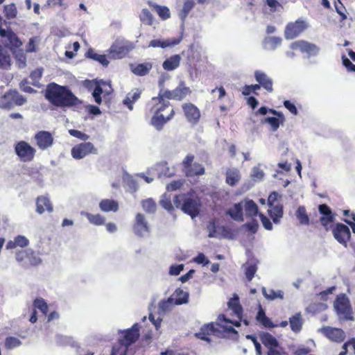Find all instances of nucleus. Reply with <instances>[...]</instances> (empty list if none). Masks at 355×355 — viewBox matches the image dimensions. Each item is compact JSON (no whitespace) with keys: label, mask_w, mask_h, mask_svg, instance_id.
<instances>
[{"label":"nucleus","mask_w":355,"mask_h":355,"mask_svg":"<svg viewBox=\"0 0 355 355\" xmlns=\"http://www.w3.org/2000/svg\"><path fill=\"white\" fill-rule=\"evenodd\" d=\"M44 96L51 105L62 108L75 107L83 103L68 86L55 83L46 85Z\"/></svg>","instance_id":"f257e3e1"},{"label":"nucleus","mask_w":355,"mask_h":355,"mask_svg":"<svg viewBox=\"0 0 355 355\" xmlns=\"http://www.w3.org/2000/svg\"><path fill=\"white\" fill-rule=\"evenodd\" d=\"M173 203L176 208H180L184 214L189 215L192 219L200 214L202 207L200 198L197 196H175Z\"/></svg>","instance_id":"f03ea898"},{"label":"nucleus","mask_w":355,"mask_h":355,"mask_svg":"<svg viewBox=\"0 0 355 355\" xmlns=\"http://www.w3.org/2000/svg\"><path fill=\"white\" fill-rule=\"evenodd\" d=\"M123 338L120 340V347L114 346L110 355H127L128 348L135 343L139 337V326L135 323L131 328L121 331Z\"/></svg>","instance_id":"7ed1b4c3"},{"label":"nucleus","mask_w":355,"mask_h":355,"mask_svg":"<svg viewBox=\"0 0 355 355\" xmlns=\"http://www.w3.org/2000/svg\"><path fill=\"white\" fill-rule=\"evenodd\" d=\"M134 48L133 42L123 38H117L112 43L107 52L112 59H122Z\"/></svg>","instance_id":"20e7f679"},{"label":"nucleus","mask_w":355,"mask_h":355,"mask_svg":"<svg viewBox=\"0 0 355 355\" xmlns=\"http://www.w3.org/2000/svg\"><path fill=\"white\" fill-rule=\"evenodd\" d=\"M191 93V89L185 85L184 81H181L173 90H165L164 92L158 94L157 97L153 98V100H159V103L165 101L164 98L170 100L182 101Z\"/></svg>","instance_id":"39448f33"},{"label":"nucleus","mask_w":355,"mask_h":355,"mask_svg":"<svg viewBox=\"0 0 355 355\" xmlns=\"http://www.w3.org/2000/svg\"><path fill=\"white\" fill-rule=\"evenodd\" d=\"M27 101L26 98L15 89H10L0 97V107L10 110L15 106H21Z\"/></svg>","instance_id":"423d86ee"},{"label":"nucleus","mask_w":355,"mask_h":355,"mask_svg":"<svg viewBox=\"0 0 355 355\" xmlns=\"http://www.w3.org/2000/svg\"><path fill=\"white\" fill-rule=\"evenodd\" d=\"M334 306L340 318L350 321L354 320L349 300L345 294H341L336 297Z\"/></svg>","instance_id":"0eeeda50"},{"label":"nucleus","mask_w":355,"mask_h":355,"mask_svg":"<svg viewBox=\"0 0 355 355\" xmlns=\"http://www.w3.org/2000/svg\"><path fill=\"white\" fill-rule=\"evenodd\" d=\"M168 101H164L161 103H159V106L157 108L155 114L151 119V124L157 130H161L163 128L164 125L169 121L174 114L173 109L171 110L170 114L166 117L164 116L161 112H163L169 105Z\"/></svg>","instance_id":"6e6552de"},{"label":"nucleus","mask_w":355,"mask_h":355,"mask_svg":"<svg viewBox=\"0 0 355 355\" xmlns=\"http://www.w3.org/2000/svg\"><path fill=\"white\" fill-rule=\"evenodd\" d=\"M207 229L209 232V238L233 239L232 230L225 226L218 225L214 220L209 222Z\"/></svg>","instance_id":"1a4fd4ad"},{"label":"nucleus","mask_w":355,"mask_h":355,"mask_svg":"<svg viewBox=\"0 0 355 355\" xmlns=\"http://www.w3.org/2000/svg\"><path fill=\"white\" fill-rule=\"evenodd\" d=\"M214 335L218 338L223 336V332L220 329L216 327L214 322H210L203 324L200 331L195 334V336L202 340L206 341L208 343L211 342V339L209 336Z\"/></svg>","instance_id":"9d476101"},{"label":"nucleus","mask_w":355,"mask_h":355,"mask_svg":"<svg viewBox=\"0 0 355 355\" xmlns=\"http://www.w3.org/2000/svg\"><path fill=\"white\" fill-rule=\"evenodd\" d=\"M15 152L22 162H31L33 159L35 149L28 142L20 141L15 144Z\"/></svg>","instance_id":"9b49d317"},{"label":"nucleus","mask_w":355,"mask_h":355,"mask_svg":"<svg viewBox=\"0 0 355 355\" xmlns=\"http://www.w3.org/2000/svg\"><path fill=\"white\" fill-rule=\"evenodd\" d=\"M71 154L75 159H81L89 154H97V149L91 142H83L72 147Z\"/></svg>","instance_id":"f8f14e48"},{"label":"nucleus","mask_w":355,"mask_h":355,"mask_svg":"<svg viewBox=\"0 0 355 355\" xmlns=\"http://www.w3.org/2000/svg\"><path fill=\"white\" fill-rule=\"evenodd\" d=\"M334 239L341 245L347 247V241L351 238V232L348 226L343 223L336 224L332 230Z\"/></svg>","instance_id":"ddd939ff"},{"label":"nucleus","mask_w":355,"mask_h":355,"mask_svg":"<svg viewBox=\"0 0 355 355\" xmlns=\"http://www.w3.org/2000/svg\"><path fill=\"white\" fill-rule=\"evenodd\" d=\"M291 48L293 50L299 49L301 53H306L310 56H317L320 51L319 46L313 43L304 40H298L291 44Z\"/></svg>","instance_id":"4468645a"},{"label":"nucleus","mask_w":355,"mask_h":355,"mask_svg":"<svg viewBox=\"0 0 355 355\" xmlns=\"http://www.w3.org/2000/svg\"><path fill=\"white\" fill-rule=\"evenodd\" d=\"M150 226L144 214L138 213L135 216L133 231L140 238L145 237L150 233Z\"/></svg>","instance_id":"2eb2a0df"},{"label":"nucleus","mask_w":355,"mask_h":355,"mask_svg":"<svg viewBox=\"0 0 355 355\" xmlns=\"http://www.w3.org/2000/svg\"><path fill=\"white\" fill-rule=\"evenodd\" d=\"M34 138L38 148L42 150H45L51 148L54 143V139L51 133L46 130L37 132L35 135Z\"/></svg>","instance_id":"dca6fc26"},{"label":"nucleus","mask_w":355,"mask_h":355,"mask_svg":"<svg viewBox=\"0 0 355 355\" xmlns=\"http://www.w3.org/2000/svg\"><path fill=\"white\" fill-rule=\"evenodd\" d=\"M318 211L321 215L320 221L325 230H329V225L335 221V214L327 204H321L318 206Z\"/></svg>","instance_id":"f3484780"},{"label":"nucleus","mask_w":355,"mask_h":355,"mask_svg":"<svg viewBox=\"0 0 355 355\" xmlns=\"http://www.w3.org/2000/svg\"><path fill=\"white\" fill-rule=\"evenodd\" d=\"M83 86L88 91H92V96L96 104L101 105L102 103L103 89L102 87H100L99 84L97 83V79L85 80L83 83Z\"/></svg>","instance_id":"a211bd4d"},{"label":"nucleus","mask_w":355,"mask_h":355,"mask_svg":"<svg viewBox=\"0 0 355 355\" xmlns=\"http://www.w3.org/2000/svg\"><path fill=\"white\" fill-rule=\"evenodd\" d=\"M306 28L303 21L297 20L294 23L287 24L284 31L286 40H293L298 37Z\"/></svg>","instance_id":"6ab92c4d"},{"label":"nucleus","mask_w":355,"mask_h":355,"mask_svg":"<svg viewBox=\"0 0 355 355\" xmlns=\"http://www.w3.org/2000/svg\"><path fill=\"white\" fill-rule=\"evenodd\" d=\"M319 331L322 332L330 340L337 343L343 341L345 338V332L338 328L323 327L319 329Z\"/></svg>","instance_id":"aec40b11"},{"label":"nucleus","mask_w":355,"mask_h":355,"mask_svg":"<svg viewBox=\"0 0 355 355\" xmlns=\"http://www.w3.org/2000/svg\"><path fill=\"white\" fill-rule=\"evenodd\" d=\"M182 108L189 122L196 123L198 121L200 117V113L196 106L192 103H185L182 105Z\"/></svg>","instance_id":"412c9836"},{"label":"nucleus","mask_w":355,"mask_h":355,"mask_svg":"<svg viewBox=\"0 0 355 355\" xmlns=\"http://www.w3.org/2000/svg\"><path fill=\"white\" fill-rule=\"evenodd\" d=\"M254 78L256 81L259 83L260 86L263 87L266 91L268 92L273 91V81L266 73L257 70L254 71Z\"/></svg>","instance_id":"4be33fe9"},{"label":"nucleus","mask_w":355,"mask_h":355,"mask_svg":"<svg viewBox=\"0 0 355 355\" xmlns=\"http://www.w3.org/2000/svg\"><path fill=\"white\" fill-rule=\"evenodd\" d=\"M182 40L181 37L179 38H170L166 40L155 39L152 40L148 44V47L152 48H162L173 47L178 45Z\"/></svg>","instance_id":"5701e85b"},{"label":"nucleus","mask_w":355,"mask_h":355,"mask_svg":"<svg viewBox=\"0 0 355 355\" xmlns=\"http://www.w3.org/2000/svg\"><path fill=\"white\" fill-rule=\"evenodd\" d=\"M243 202H239L234 204L233 207L228 209L225 214L231 217L235 221L243 222Z\"/></svg>","instance_id":"b1692460"},{"label":"nucleus","mask_w":355,"mask_h":355,"mask_svg":"<svg viewBox=\"0 0 355 355\" xmlns=\"http://www.w3.org/2000/svg\"><path fill=\"white\" fill-rule=\"evenodd\" d=\"M131 71L138 76H144L149 73L153 68V63L150 62H146L139 64H130Z\"/></svg>","instance_id":"393cba45"},{"label":"nucleus","mask_w":355,"mask_h":355,"mask_svg":"<svg viewBox=\"0 0 355 355\" xmlns=\"http://www.w3.org/2000/svg\"><path fill=\"white\" fill-rule=\"evenodd\" d=\"M45 210L49 212H52L53 210L50 200L44 196L37 197L36 200V212L39 214H42Z\"/></svg>","instance_id":"a878e982"},{"label":"nucleus","mask_w":355,"mask_h":355,"mask_svg":"<svg viewBox=\"0 0 355 355\" xmlns=\"http://www.w3.org/2000/svg\"><path fill=\"white\" fill-rule=\"evenodd\" d=\"M256 320L263 327L267 329H272L277 327V325L275 324L272 320L266 315L265 310L263 309L261 304H259V309L256 315Z\"/></svg>","instance_id":"bb28decb"},{"label":"nucleus","mask_w":355,"mask_h":355,"mask_svg":"<svg viewBox=\"0 0 355 355\" xmlns=\"http://www.w3.org/2000/svg\"><path fill=\"white\" fill-rule=\"evenodd\" d=\"M259 338L263 345L268 348V350L270 349L278 348L279 347V343L277 338L268 332H261L259 334Z\"/></svg>","instance_id":"cd10ccee"},{"label":"nucleus","mask_w":355,"mask_h":355,"mask_svg":"<svg viewBox=\"0 0 355 355\" xmlns=\"http://www.w3.org/2000/svg\"><path fill=\"white\" fill-rule=\"evenodd\" d=\"M268 214L272 220L275 224H278L280 223L281 218L283 217L284 214V209L283 205L282 204H277L276 205H272V207H268Z\"/></svg>","instance_id":"c85d7f7f"},{"label":"nucleus","mask_w":355,"mask_h":355,"mask_svg":"<svg viewBox=\"0 0 355 355\" xmlns=\"http://www.w3.org/2000/svg\"><path fill=\"white\" fill-rule=\"evenodd\" d=\"M181 57L178 54H175L166 58L162 63V67L167 71L176 69L180 64Z\"/></svg>","instance_id":"c756f323"},{"label":"nucleus","mask_w":355,"mask_h":355,"mask_svg":"<svg viewBox=\"0 0 355 355\" xmlns=\"http://www.w3.org/2000/svg\"><path fill=\"white\" fill-rule=\"evenodd\" d=\"M85 57L99 62L103 67H107L110 63L105 55L98 54L93 49L91 48L85 53Z\"/></svg>","instance_id":"7c9ffc66"},{"label":"nucleus","mask_w":355,"mask_h":355,"mask_svg":"<svg viewBox=\"0 0 355 355\" xmlns=\"http://www.w3.org/2000/svg\"><path fill=\"white\" fill-rule=\"evenodd\" d=\"M226 183L231 187L235 186L241 179L240 172L237 168H229L226 171Z\"/></svg>","instance_id":"2f4dec72"},{"label":"nucleus","mask_w":355,"mask_h":355,"mask_svg":"<svg viewBox=\"0 0 355 355\" xmlns=\"http://www.w3.org/2000/svg\"><path fill=\"white\" fill-rule=\"evenodd\" d=\"M243 202V206L245 209L246 216L252 217L259 215V207L254 200L247 199Z\"/></svg>","instance_id":"473e14b6"},{"label":"nucleus","mask_w":355,"mask_h":355,"mask_svg":"<svg viewBox=\"0 0 355 355\" xmlns=\"http://www.w3.org/2000/svg\"><path fill=\"white\" fill-rule=\"evenodd\" d=\"M273 116H267L261 120L262 123H268L270 125L271 130L275 132L277 130L280 123H283L285 120L284 116L281 118L278 114H272Z\"/></svg>","instance_id":"72a5a7b5"},{"label":"nucleus","mask_w":355,"mask_h":355,"mask_svg":"<svg viewBox=\"0 0 355 355\" xmlns=\"http://www.w3.org/2000/svg\"><path fill=\"white\" fill-rule=\"evenodd\" d=\"M99 207L103 212H116L119 209V204L114 200L104 199L99 202Z\"/></svg>","instance_id":"f704fd0d"},{"label":"nucleus","mask_w":355,"mask_h":355,"mask_svg":"<svg viewBox=\"0 0 355 355\" xmlns=\"http://www.w3.org/2000/svg\"><path fill=\"white\" fill-rule=\"evenodd\" d=\"M282 39L280 37H266L262 42L264 49L273 51L280 46Z\"/></svg>","instance_id":"c9c22d12"},{"label":"nucleus","mask_w":355,"mask_h":355,"mask_svg":"<svg viewBox=\"0 0 355 355\" xmlns=\"http://www.w3.org/2000/svg\"><path fill=\"white\" fill-rule=\"evenodd\" d=\"M148 4L155 10L159 17L163 19H168L171 16L170 10L168 7L164 6H159L152 1H148Z\"/></svg>","instance_id":"e433bc0d"},{"label":"nucleus","mask_w":355,"mask_h":355,"mask_svg":"<svg viewBox=\"0 0 355 355\" xmlns=\"http://www.w3.org/2000/svg\"><path fill=\"white\" fill-rule=\"evenodd\" d=\"M140 95L141 90L135 89L127 94L125 98L123 101V103L126 105L129 110H132V105L139 98Z\"/></svg>","instance_id":"4c0bfd02"},{"label":"nucleus","mask_w":355,"mask_h":355,"mask_svg":"<svg viewBox=\"0 0 355 355\" xmlns=\"http://www.w3.org/2000/svg\"><path fill=\"white\" fill-rule=\"evenodd\" d=\"M242 267L244 268L246 279L251 282L258 269L257 261L246 262Z\"/></svg>","instance_id":"58836bf2"},{"label":"nucleus","mask_w":355,"mask_h":355,"mask_svg":"<svg viewBox=\"0 0 355 355\" xmlns=\"http://www.w3.org/2000/svg\"><path fill=\"white\" fill-rule=\"evenodd\" d=\"M289 323L291 330L297 333L301 331L302 327V318L300 313H297L289 318Z\"/></svg>","instance_id":"ea45409f"},{"label":"nucleus","mask_w":355,"mask_h":355,"mask_svg":"<svg viewBox=\"0 0 355 355\" xmlns=\"http://www.w3.org/2000/svg\"><path fill=\"white\" fill-rule=\"evenodd\" d=\"M80 214L86 216L90 223L97 226L104 225L105 221V217L99 214H92L85 211H82Z\"/></svg>","instance_id":"a19ab883"},{"label":"nucleus","mask_w":355,"mask_h":355,"mask_svg":"<svg viewBox=\"0 0 355 355\" xmlns=\"http://www.w3.org/2000/svg\"><path fill=\"white\" fill-rule=\"evenodd\" d=\"M173 296H175V304L177 305L187 304L189 302V293L180 288L176 289Z\"/></svg>","instance_id":"79ce46f5"},{"label":"nucleus","mask_w":355,"mask_h":355,"mask_svg":"<svg viewBox=\"0 0 355 355\" xmlns=\"http://www.w3.org/2000/svg\"><path fill=\"white\" fill-rule=\"evenodd\" d=\"M195 3L193 0H185L183 8L179 12V17L182 21V26L189 12L193 8Z\"/></svg>","instance_id":"37998d69"},{"label":"nucleus","mask_w":355,"mask_h":355,"mask_svg":"<svg viewBox=\"0 0 355 355\" xmlns=\"http://www.w3.org/2000/svg\"><path fill=\"white\" fill-rule=\"evenodd\" d=\"M185 173L187 177L202 175L205 173V168L202 164L195 162L191 166L185 170Z\"/></svg>","instance_id":"c03bdc74"},{"label":"nucleus","mask_w":355,"mask_h":355,"mask_svg":"<svg viewBox=\"0 0 355 355\" xmlns=\"http://www.w3.org/2000/svg\"><path fill=\"white\" fill-rule=\"evenodd\" d=\"M167 164L166 162H162L156 164L157 170L159 171L158 177L159 178L163 176L170 178L173 175V172L170 171V168Z\"/></svg>","instance_id":"a18cd8bd"},{"label":"nucleus","mask_w":355,"mask_h":355,"mask_svg":"<svg viewBox=\"0 0 355 355\" xmlns=\"http://www.w3.org/2000/svg\"><path fill=\"white\" fill-rule=\"evenodd\" d=\"M296 217L302 225H309V218L304 206H300L296 211Z\"/></svg>","instance_id":"49530a36"},{"label":"nucleus","mask_w":355,"mask_h":355,"mask_svg":"<svg viewBox=\"0 0 355 355\" xmlns=\"http://www.w3.org/2000/svg\"><path fill=\"white\" fill-rule=\"evenodd\" d=\"M8 41L12 51H14L22 45L21 41L13 31H10L8 37Z\"/></svg>","instance_id":"de8ad7c7"},{"label":"nucleus","mask_w":355,"mask_h":355,"mask_svg":"<svg viewBox=\"0 0 355 355\" xmlns=\"http://www.w3.org/2000/svg\"><path fill=\"white\" fill-rule=\"evenodd\" d=\"M21 341L14 336H8L6 338L4 345L7 349H12L21 346Z\"/></svg>","instance_id":"09e8293b"},{"label":"nucleus","mask_w":355,"mask_h":355,"mask_svg":"<svg viewBox=\"0 0 355 355\" xmlns=\"http://www.w3.org/2000/svg\"><path fill=\"white\" fill-rule=\"evenodd\" d=\"M141 206L144 211L149 214H154L157 209V205L152 198L144 200L141 202Z\"/></svg>","instance_id":"8fccbe9b"},{"label":"nucleus","mask_w":355,"mask_h":355,"mask_svg":"<svg viewBox=\"0 0 355 355\" xmlns=\"http://www.w3.org/2000/svg\"><path fill=\"white\" fill-rule=\"evenodd\" d=\"M139 18L141 21L144 24L151 26L153 23V16L146 8L142 9Z\"/></svg>","instance_id":"3c124183"},{"label":"nucleus","mask_w":355,"mask_h":355,"mask_svg":"<svg viewBox=\"0 0 355 355\" xmlns=\"http://www.w3.org/2000/svg\"><path fill=\"white\" fill-rule=\"evenodd\" d=\"M33 306L39 309L43 314L46 315L48 312L49 307L46 301L42 297H37L33 301Z\"/></svg>","instance_id":"603ef678"},{"label":"nucleus","mask_w":355,"mask_h":355,"mask_svg":"<svg viewBox=\"0 0 355 355\" xmlns=\"http://www.w3.org/2000/svg\"><path fill=\"white\" fill-rule=\"evenodd\" d=\"M4 13L6 18L11 19L16 17L17 14V8L15 3L4 6Z\"/></svg>","instance_id":"864d4df0"},{"label":"nucleus","mask_w":355,"mask_h":355,"mask_svg":"<svg viewBox=\"0 0 355 355\" xmlns=\"http://www.w3.org/2000/svg\"><path fill=\"white\" fill-rule=\"evenodd\" d=\"M27 258L30 262L31 266H38L42 263L41 258L38 256V254L33 250H28L27 252Z\"/></svg>","instance_id":"5fc2aeb1"},{"label":"nucleus","mask_w":355,"mask_h":355,"mask_svg":"<svg viewBox=\"0 0 355 355\" xmlns=\"http://www.w3.org/2000/svg\"><path fill=\"white\" fill-rule=\"evenodd\" d=\"M256 114L263 116H265L268 114H278L281 118H283V114L281 112H278L272 108H268L266 106H261L259 107Z\"/></svg>","instance_id":"6e6d98bb"},{"label":"nucleus","mask_w":355,"mask_h":355,"mask_svg":"<svg viewBox=\"0 0 355 355\" xmlns=\"http://www.w3.org/2000/svg\"><path fill=\"white\" fill-rule=\"evenodd\" d=\"M265 175L264 172L260 168L259 164L252 168L251 176L254 180L261 181Z\"/></svg>","instance_id":"4d7b16f0"},{"label":"nucleus","mask_w":355,"mask_h":355,"mask_svg":"<svg viewBox=\"0 0 355 355\" xmlns=\"http://www.w3.org/2000/svg\"><path fill=\"white\" fill-rule=\"evenodd\" d=\"M160 205L168 212H171L173 210V207L171 203L170 198H168L166 194L163 195L162 199L159 201Z\"/></svg>","instance_id":"13d9d810"},{"label":"nucleus","mask_w":355,"mask_h":355,"mask_svg":"<svg viewBox=\"0 0 355 355\" xmlns=\"http://www.w3.org/2000/svg\"><path fill=\"white\" fill-rule=\"evenodd\" d=\"M29 83L30 82H28L27 79H23L19 83L20 89L24 92L28 94L37 93V90L28 85Z\"/></svg>","instance_id":"bf43d9fd"},{"label":"nucleus","mask_w":355,"mask_h":355,"mask_svg":"<svg viewBox=\"0 0 355 355\" xmlns=\"http://www.w3.org/2000/svg\"><path fill=\"white\" fill-rule=\"evenodd\" d=\"M173 297H170L167 300H162L159 302V309L162 312H166L170 309L171 306L173 303Z\"/></svg>","instance_id":"052dcab7"},{"label":"nucleus","mask_w":355,"mask_h":355,"mask_svg":"<svg viewBox=\"0 0 355 355\" xmlns=\"http://www.w3.org/2000/svg\"><path fill=\"white\" fill-rule=\"evenodd\" d=\"M193 262L203 266H205L210 263L208 258L202 252H199L198 255L193 258Z\"/></svg>","instance_id":"680f3d73"},{"label":"nucleus","mask_w":355,"mask_h":355,"mask_svg":"<svg viewBox=\"0 0 355 355\" xmlns=\"http://www.w3.org/2000/svg\"><path fill=\"white\" fill-rule=\"evenodd\" d=\"M243 227L251 234H255L258 230L259 223L257 220L253 219L252 222L245 223Z\"/></svg>","instance_id":"e2e57ef3"},{"label":"nucleus","mask_w":355,"mask_h":355,"mask_svg":"<svg viewBox=\"0 0 355 355\" xmlns=\"http://www.w3.org/2000/svg\"><path fill=\"white\" fill-rule=\"evenodd\" d=\"M69 133L71 136L76 137L83 141H87L89 138L88 135L83 133L78 130L70 129L69 130Z\"/></svg>","instance_id":"0e129e2a"},{"label":"nucleus","mask_w":355,"mask_h":355,"mask_svg":"<svg viewBox=\"0 0 355 355\" xmlns=\"http://www.w3.org/2000/svg\"><path fill=\"white\" fill-rule=\"evenodd\" d=\"M246 339L250 340L253 343V345H254L256 353L257 355H261V344L257 341V337L254 335L248 334L245 336Z\"/></svg>","instance_id":"69168bd1"},{"label":"nucleus","mask_w":355,"mask_h":355,"mask_svg":"<svg viewBox=\"0 0 355 355\" xmlns=\"http://www.w3.org/2000/svg\"><path fill=\"white\" fill-rule=\"evenodd\" d=\"M170 78V76L166 73H162L158 80V87L159 88V94L164 92L166 89H164L165 82Z\"/></svg>","instance_id":"338daca9"},{"label":"nucleus","mask_w":355,"mask_h":355,"mask_svg":"<svg viewBox=\"0 0 355 355\" xmlns=\"http://www.w3.org/2000/svg\"><path fill=\"white\" fill-rule=\"evenodd\" d=\"M259 216L260 218L261 222L263 226V227L267 230H272V224L267 216H266L263 214L259 213Z\"/></svg>","instance_id":"774afa93"}]
</instances>
